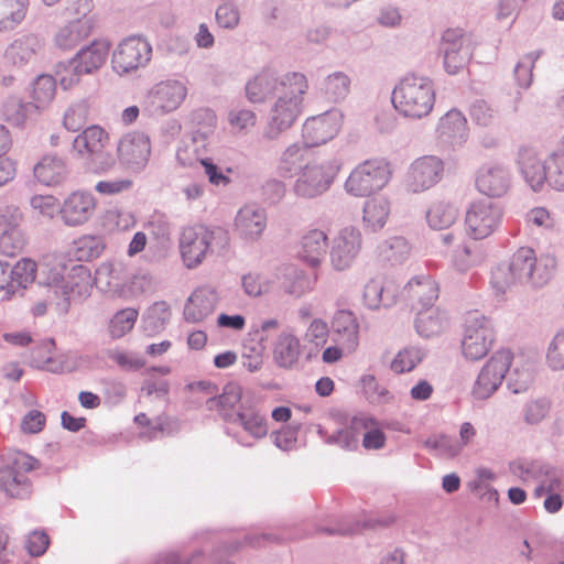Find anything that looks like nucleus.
Wrapping results in <instances>:
<instances>
[{
	"label": "nucleus",
	"instance_id": "f257e3e1",
	"mask_svg": "<svg viewBox=\"0 0 564 564\" xmlns=\"http://www.w3.org/2000/svg\"><path fill=\"white\" fill-rule=\"evenodd\" d=\"M66 268L48 261L40 263L39 284L47 288L46 300L33 306V314L41 316L48 305H55L59 313H66L72 301L89 294L90 272L86 267L74 265L65 275Z\"/></svg>",
	"mask_w": 564,
	"mask_h": 564
},
{
	"label": "nucleus",
	"instance_id": "f03ea898",
	"mask_svg": "<svg viewBox=\"0 0 564 564\" xmlns=\"http://www.w3.org/2000/svg\"><path fill=\"white\" fill-rule=\"evenodd\" d=\"M554 268L553 258H536L533 249L521 247L508 262L500 263L492 271L491 286L497 294H505L524 284L541 288L551 280Z\"/></svg>",
	"mask_w": 564,
	"mask_h": 564
},
{
	"label": "nucleus",
	"instance_id": "7ed1b4c3",
	"mask_svg": "<svg viewBox=\"0 0 564 564\" xmlns=\"http://www.w3.org/2000/svg\"><path fill=\"white\" fill-rule=\"evenodd\" d=\"M436 93L427 76L409 74L394 87L391 101L399 115L419 120L427 117L435 105Z\"/></svg>",
	"mask_w": 564,
	"mask_h": 564
},
{
	"label": "nucleus",
	"instance_id": "20e7f679",
	"mask_svg": "<svg viewBox=\"0 0 564 564\" xmlns=\"http://www.w3.org/2000/svg\"><path fill=\"white\" fill-rule=\"evenodd\" d=\"M289 84L279 96L273 99L269 111V121L263 138L269 141L276 140L280 134L290 129L302 112L304 95L308 89L305 75L292 76Z\"/></svg>",
	"mask_w": 564,
	"mask_h": 564
},
{
	"label": "nucleus",
	"instance_id": "39448f33",
	"mask_svg": "<svg viewBox=\"0 0 564 564\" xmlns=\"http://www.w3.org/2000/svg\"><path fill=\"white\" fill-rule=\"evenodd\" d=\"M228 236L221 228H209L203 225L189 226L180 236V252L187 269L198 267L216 248L224 249Z\"/></svg>",
	"mask_w": 564,
	"mask_h": 564
},
{
	"label": "nucleus",
	"instance_id": "423d86ee",
	"mask_svg": "<svg viewBox=\"0 0 564 564\" xmlns=\"http://www.w3.org/2000/svg\"><path fill=\"white\" fill-rule=\"evenodd\" d=\"M496 340L491 322L484 315L469 313L465 319L462 338V354L470 361L482 359Z\"/></svg>",
	"mask_w": 564,
	"mask_h": 564
},
{
	"label": "nucleus",
	"instance_id": "0eeeda50",
	"mask_svg": "<svg viewBox=\"0 0 564 564\" xmlns=\"http://www.w3.org/2000/svg\"><path fill=\"white\" fill-rule=\"evenodd\" d=\"M108 133L99 126H90L73 141V151L87 160L96 171H107L113 164V158L106 152Z\"/></svg>",
	"mask_w": 564,
	"mask_h": 564
},
{
	"label": "nucleus",
	"instance_id": "6e6552de",
	"mask_svg": "<svg viewBox=\"0 0 564 564\" xmlns=\"http://www.w3.org/2000/svg\"><path fill=\"white\" fill-rule=\"evenodd\" d=\"M389 165L382 160L360 163L349 175L345 188L354 196H367L383 188L390 180Z\"/></svg>",
	"mask_w": 564,
	"mask_h": 564
},
{
	"label": "nucleus",
	"instance_id": "1a4fd4ad",
	"mask_svg": "<svg viewBox=\"0 0 564 564\" xmlns=\"http://www.w3.org/2000/svg\"><path fill=\"white\" fill-rule=\"evenodd\" d=\"M187 96L184 83L167 79L155 84L145 95L142 109L150 117H161L176 110Z\"/></svg>",
	"mask_w": 564,
	"mask_h": 564
},
{
	"label": "nucleus",
	"instance_id": "9d476101",
	"mask_svg": "<svg viewBox=\"0 0 564 564\" xmlns=\"http://www.w3.org/2000/svg\"><path fill=\"white\" fill-rule=\"evenodd\" d=\"M337 172L338 166L332 161L305 164L293 184V193L297 197L315 198L330 187Z\"/></svg>",
	"mask_w": 564,
	"mask_h": 564
},
{
	"label": "nucleus",
	"instance_id": "9b49d317",
	"mask_svg": "<svg viewBox=\"0 0 564 564\" xmlns=\"http://www.w3.org/2000/svg\"><path fill=\"white\" fill-rule=\"evenodd\" d=\"M512 354L508 349L496 351L480 369L471 389L476 400L490 398L501 386L510 369Z\"/></svg>",
	"mask_w": 564,
	"mask_h": 564
},
{
	"label": "nucleus",
	"instance_id": "f8f14e48",
	"mask_svg": "<svg viewBox=\"0 0 564 564\" xmlns=\"http://www.w3.org/2000/svg\"><path fill=\"white\" fill-rule=\"evenodd\" d=\"M152 57V46L142 36L123 39L112 53V68L119 75L145 67Z\"/></svg>",
	"mask_w": 564,
	"mask_h": 564
},
{
	"label": "nucleus",
	"instance_id": "ddd939ff",
	"mask_svg": "<svg viewBox=\"0 0 564 564\" xmlns=\"http://www.w3.org/2000/svg\"><path fill=\"white\" fill-rule=\"evenodd\" d=\"M503 217L499 204L482 198L474 202L466 212V228L470 237L476 240L491 236L501 225Z\"/></svg>",
	"mask_w": 564,
	"mask_h": 564
},
{
	"label": "nucleus",
	"instance_id": "4468645a",
	"mask_svg": "<svg viewBox=\"0 0 564 564\" xmlns=\"http://www.w3.org/2000/svg\"><path fill=\"white\" fill-rule=\"evenodd\" d=\"M37 460L28 454L19 453L13 466L0 468V489L11 498L25 499L31 495V482L24 473L35 469Z\"/></svg>",
	"mask_w": 564,
	"mask_h": 564
},
{
	"label": "nucleus",
	"instance_id": "2eb2a0df",
	"mask_svg": "<svg viewBox=\"0 0 564 564\" xmlns=\"http://www.w3.org/2000/svg\"><path fill=\"white\" fill-rule=\"evenodd\" d=\"M438 53L443 58L444 70L448 75H456L468 65L473 56L471 42L460 30L449 29L442 35Z\"/></svg>",
	"mask_w": 564,
	"mask_h": 564
},
{
	"label": "nucleus",
	"instance_id": "dca6fc26",
	"mask_svg": "<svg viewBox=\"0 0 564 564\" xmlns=\"http://www.w3.org/2000/svg\"><path fill=\"white\" fill-rule=\"evenodd\" d=\"M297 72H290L280 75L273 69H263L246 84V96L252 104H261L269 98H275L289 84L293 82L292 76H303Z\"/></svg>",
	"mask_w": 564,
	"mask_h": 564
},
{
	"label": "nucleus",
	"instance_id": "f3484780",
	"mask_svg": "<svg viewBox=\"0 0 564 564\" xmlns=\"http://www.w3.org/2000/svg\"><path fill=\"white\" fill-rule=\"evenodd\" d=\"M362 246V236L358 228L347 226L333 238L329 259L336 271H344L354 263Z\"/></svg>",
	"mask_w": 564,
	"mask_h": 564
},
{
	"label": "nucleus",
	"instance_id": "a211bd4d",
	"mask_svg": "<svg viewBox=\"0 0 564 564\" xmlns=\"http://www.w3.org/2000/svg\"><path fill=\"white\" fill-rule=\"evenodd\" d=\"M44 52V41L32 33L15 37L6 48L3 59L15 68L35 64Z\"/></svg>",
	"mask_w": 564,
	"mask_h": 564
},
{
	"label": "nucleus",
	"instance_id": "6ab92c4d",
	"mask_svg": "<svg viewBox=\"0 0 564 564\" xmlns=\"http://www.w3.org/2000/svg\"><path fill=\"white\" fill-rule=\"evenodd\" d=\"M443 161L436 155H424L410 166L406 185L413 193H420L437 184L443 175Z\"/></svg>",
	"mask_w": 564,
	"mask_h": 564
},
{
	"label": "nucleus",
	"instance_id": "aec40b11",
	"mask_svg": "<svg viewBox=\"0 0 564 564\" xmlns=\"http://www.w3.org/2000/svg\"><path fill=\"white\" fill-rule=\"evenodd\" d=\"M267 213L257 204L240 207L234 220V231L243 241H258L267 229Z\"/></svg>",
	"mask_w": 564,
	"mask_h": 564
},
{
	"label": "nucleus",
	"instance_id": "412c9836",
	"mask_svg": "<svg viewBox=\"0 0 564 564\" xmlns=\"http://www.w3.org/2000/svg\"><path fill=\"white\" fill-rule=\"evenodd\" d=\"M95 210L94 195L84 191H75L64 199L59 207V215L66 226L78 227L86 224Z\"/></svg>",
	"mask_w": 564,
	"mask_h": 564
},
{
	"label": "nucleus",
	"instance_id": "4be33fe9",
	"mask_svg": "<svg viewBox=\"0 0 564 564\" xmlns=\"http://www.w3.org/2000/svg\"><path fill=\"white\" fill-rule=\"evenodd\" d=\"M151 154L150 139L143 132L126 134L118 144L120 161L133 171H141Z\"/></svg>",
	"mask_w": 564,
	"mask_h": 564
},
{
	"label": "nucleus",
	"instance_id": "5701e85b",
	"mask_svg": "<svg viewBox=\"0 0 564 564\" xmlns=\"http://www.w3.org/2000/svg\"><path fill=\"white\" fill-rule=\"evenodd\" d=\"M511 174L502 164H485L476 175L477 189L489 197H501L510 188Z\"/></svg>",
	"mask_w": 564,
	"mask_h": 564
},
{
	"label": "nucleus",
	"instance_id": "b1692460",
	"mask_svg": "<svg viewBox=\"0 0 564 564\" xmlns=\"http://www.w3.org/2000/svg\"><path fill=\"white\" fill-rule=\"evenodd\" d=\"M436 137L441 143L452 148L465 144L469 129L464 115L457 109L448 110L437 122Z\"/></svg>",
	"mask_w": 564,
	"mask_h": 564
},
{
	"label": "nucleus",
	"instance_id": "393cba45",
	"mask_svg": "<svg viewBox=\"0 0 564 564\" xmlns=\"http://www.w3.org/2000/svg\"><path fill=\"white\" fill-rule=\"evenodd\" d=\"M338 132L337 117L334 113H323L308 118L302 129L303 144L313 148L326 143Z\"/></svg>",
	"mask_w": 564,
	"mask_h": 564
},
{
	"label": "nucleus",
	"instance_id": "a878e982",
	"mask_svg": "<svg viewBox=\"0 0 564 564\" xmlns=\"http://www.w3.org/2000/svg\"><path fill=\"white\" fill-rule=\"evenodd\" d=\"M517 163L524 182L531 189L542 191L547 178L546 160L539 158L533 149L522 148L519 151Z\"/></svg>",
	"mask_w": 564,
	"mask_h": 564
},
{
	"label": "nucleus",
	"instance_id": "bb28decb",
	"mask_svg": "<svg viewBox=\"0 0 564 564\" xmlns=\"http://www.w3.org/2000/svg\"><path fill=\"white\" fill-rule=\"evenodd\" d=\"M217 294L210 288H198L184 305V318L189 323H200L210 316L217 305Z\"/></svg>",
	"mask_w": 564,
	"mask_h": 564
},
{
	"label": "nucleus",
	"instance_id": "cd10ccee",
	"mask_svg": "<svg viewBox=\"0 0 564 564\" xmlns=\"http://www.w3.org/2000/svg\"><path fill=\"white\" fill-rule=\"evenodd\" d=\"M192 122V150L193 152L207 151L209 139L213 137L217 117L212 109L200 108L195 110L191 116Z\"/></svg>",
	"mask_w": 564,
	"mask_h": 564
},
{
	"label": "nucleus",
	"instance_id": "c85d7f7f",
	"mask_svg": "<svg viewBox=\"0 0 564 564\" xmlns=\"http://www.w3.org/2000/svg\"><path fill=\"white\" fill-rule=\"evenodd\" d=\"M362 299L369 310L390 307L397 303L398 288L393 282H383L382 279L375 278L366 283Z\"/></svg>",
	"mask_w": 564,
	"mask_h": 564
},
{
	"label": "nucleus",
	"instance_id": "c756f323",
	"mask_svg": "<svg viewBox=\"0 0 564 564\" xmlns=\"http://www.w3.org/2000/svg\"><path fill=\"white\" fill-rule=\"evenodd\" d=\"M327 234L321 229H311L301 239L300 258L311 267H318L328 250Z\"/></svg>",
	"mask_w": 564,
	"mask_h": 564
},
{
	"label": "nucleus",
	"instance_id": "7c9ffc66",
	"mask_svg": "<svg viewBox=\"0 0 564 564\" xmlns=\"http://www.w3.org/2000/svg\"><path fill=\"white\" fill-rule=\"evenodd\" d=\"M35 178L43 185L56 186L68 176L65 160L56 154L44 155L33 167Z\"/></svg>",
	"mask_w": 564,
	"mask_h": 564
},
{
	"label": "nucleus",
	"instance_id": "2f4dec72",
	"mask_svg": "<svg viewBox=\"0 0 564 564\" xmlns=\"http://www.w3.org/2000/svg\"><path fill=\"white\" fill-rule=\"evenodd\" d=\"M94 19H73L55 34V45L62 50H72L91 33Z\"/></svg>",
	"mask_w": 564,
	"mask_h": 564
},
{
	"label": "nucleus",
	"instance_id": "473e14b6",
	"mask_svg": "<svg viewBox=\"0 0 564 564\" xmlns=\"http://www.w3.org/2000/svg\"><path fill=\"white\" fill-rule=\"evenodd\" d=\"M448 325L445 312L436 306L419 308L414 321L416 333L424 338L441 335Z\"/></svg>",
	"mask_w": 564,
	"mask_h": 564
},
{
	"label": "nucleus",
	"instance_id": "72a5a7b5",
	"mask_svg": "<svg viewBox=\"0 0 564 564\" xmlns=\"http://www.w3.org/2000/svg\"><path fill=\"white\" fill-rule=\"evenodd\" d=\"M410 301L416 302L420 308L434 306L438 299V284L429 275H421L411 280L404 288Z\"/></svg>",
	"mask_w": 564,
	"mask_h": 564
},
{
	"label": "nucleus",
	"instance_id": "f704fd0d",
	"mask_svg": "<svg viewBox=\"0 0 564 564\" xmlns=\"http://www.w3.org/2000/svg\"><path fill=\"white\" fill-rule=\"evenodd\" d=\"M109 50L110 43L107 40H95L79 50L74 58L85 74H91L105 64Z\"/></svg>",
	"mask_w": 564,
	"mask_h": 564
},
{
	"label": "nucleus",
	"instance_id": "c9c22d12",
	"mask_svg": "<svg viewBox=\"0 0 564 564\" xmlns=\"http://www.w3.org/2000/svg\"><path fill=\"white\" fill-rule=\"evenodd\" d=\"M301 344L299 338L290 333L282 332L273 347V359L280 368L291 369L293 368L300 358Z\"/></svg>",
	"mask_w": 564,
	"mask_h": 564
},
{
	"label": "nucleus",
	"instance_id": "e433bc0d",
	"mask_svg": "<svg viewBox=\"0 0 564 564\" xmlns=\"http://www.w3.org/2000/svg\"><path fill=\"white\" fill-rule=\"evenodd\" d=\"M308 148L303 143L295 142L289 145L279 159L278 170L281 176L292 177L300 174L305 164H310L306 160Z\"/></svg>",
	"mask_w": 564,
	"mask_h": 564
},
{
	"label": "nucleus",
	"instance_id": "4c0bfd02",
	"mask_svg": "<svg viewBox=\"0 0 564 564\" xmlns=\"http://www.w3.org/2000/svg\"><path fill=\"white\" fill-rule=\"evenodd\" d=\"M19 219L20 215L12 214L11 221L4 223L3 227L0 228V253L3 256H17L23 250L26 243L23 231L18 227Z\"/></svg>",
	"mask_w": 564,
	"mask_h": 564
},
{
	"label": "nucleus",
	"instance_id": "58836bf2",
	"mask_svg": "<svg viewBox=\"0 0 564 564\" xmlns=\"http://www.w3.org/2000/svg\"><path fill=\"white\" fill-rule=\"evenodd\" d=\"M350 85V77L345 72L336 70L323 78L318 89L324 99L336 104L349 95Z\"/></svg>",
	"mask_w": 564,
	"mask_h": 564
},
{
	"label": "nucleus",
	"instance_id": "ea45409f",
	"mask_svg": "<svg viewBox=\"0 0 564 564\" xmlns=\"http://www.w3.org/2000/svg\"><path fill=\"white\" fill-rule=\"evenodd\" d=\"M30 0H0V33L17 29L25 19Z\"/></svg>",
	"mask_w": 564,
	"mask_h": 564
},
{
	"label": "nucleus",
	"instance_id": "a19ab883",
	"mask_svg": "<svg viewBox=\"0 0 564 564\" xmlns=\"http://www.w3.org/2000/svg\"><path fill=\"white\" fill-rule=\"evenodd\" d=\"M332 327L347 349H355L358 344L359 325L351 312L344 310L338 311L333 318Z\"/></svg>",
	"mask_w": 564,
	"mask_h": 564
},
{
	"label": "nucleus",
	"instance_id": "79ce46f5",
	"mask_svg": "<svg viewBox=\"0 0 564 564\" xmlns=\"http://www.w3.org/2000/svg\"><path fill=\"white\" fill-rule=\"evenodd\" d=\"M96 283L106 291L121 295L123 291V268L120 263H101L95 273Z\"/></svg>",
	"mask_w": 564,
	"mask_h": 564
},
{
	"label": "nucleus",
	"instance_id": "37998d69",
	"mask_svg": "<svg viewBox=\"0 0 564 564\" xmlns=\"http://www.w3.org/2000/svg\"><path fill=\"white\" fill-rule=\"evenodd\" d=\"M231 421L239 422L243 430L254 438H262L268 433L265 417L246 403L241 404L240 411L235 414Z\"/></svg>",
	"mask_w": 564,
	"mask_h": 564
},
{
	"label": "nucleus",
	"instance_id": "c03bdc74",
	"mask_svg": "<svg viewBox=\"0 0 564 564\" xmlns=\"http://www.w3.org/2000/svg\"><path fill=\"white\" fill-rule=\"evenodd\" d=\"M390 214V203L386 197L379 196L368 199L364 206V223L372 231L380 230L387 223Z\"/></svg>",
	"mask_w": 564,
	"mask_h": 564
},
{
	"label": "nucleus",
	"instance_id": "a18cd8bd",
	"mask_svg": "<svg viewBox=\"0 0 564 564\" xmlns=\"http://www.w3.org/2000/svg\"><path fill=\"white\" fill-rule=\"evenodd\" d=\"M458 217V207L445 200L432 204L426 213V219L431 228L442 230L451 227Z\"/></svg>",
	"mask_w": 564,
	"mask_h": 564
},
{
	"label": "nucleus",
	"instance_id": "49530a36",
	"mask_svg": "<svg viewBox=\"0 0 564 564\" xmlns=\"http://www.w3.org/2000/svg\"><path fill=\"white\" fill-rule=\"evenodd\" d=\"M36 111L33 102H25L17 96L8 97L2 104L3 119L17 127H22L28 118Z\"/></svg>",
	"mask_w": 564,
	"mask_h": 564
},
{
	"label": "nucleus",
	"instance_id": "de8ad7c7",
	"mask_svg": "<svg viewBox=\"0 0 564 564\" xmlns=\"http://www.w3.org/2000/svg\"><path fill=\"white\" fill-rule=\"evenodd\" d=\"M9 272L12 276V284L9 289L10 293L14 295L21 290L25 289L28 284L32 283L40 273V265L37 267L31 259H21L13 267L9 265Z\"/></svg>",
	"mask_w": 564,
	"mask_h": 564
},
{
	"label": "nucleus",
	"instance_id": "09e8293b",
	"mask_svg": "<svg viewBox=\"0 0 564 564\" xmlns=\"http://www.w3.org/2000/svg\"><path fill=\"white\" fill-rule=\"evenodd\" d=\"M410 251V245L403 237H391L378 247L379 257L393 265L404 262Z\"/></svg>",
	"mask_w": 564,
	"mask_h": 564
},
{
	"label": "nucleus",
	"instance_id": "8fccbe9b",
	"mask_svg": "<svg viewBox=\"0 0 564 564\" xmlns=\"http://www.w3.org/2000/svg\"><path fill=\"white\" fill-rule=\"evenodd\" d=\"M241 387L236 382H229L224 387L221 394L208 398L207 406L209 410L223 411V416L226 420H232L235 415H228L225 411L232 409L241 400Z\"/></svg>",
	"mask_w": 564,
	"mask_h": 564
},
{
	"label": "nucleus",
	"instance_id": "3c124183",
	"mask_svg": "<svg viewBox=\"0 0 564 564\" xmlns=\"http://www.w3.org/2000/svg\"><path fill=\"white\" fill-rule=\"evenodd\" d=\"M56 94V78L48 74H42L33 82L32 98L36 110L47 107Z\"/></svg>",
	"mask_w": 564,
	"mask_h": 564
},
{
	"label": "nucleus",
	"instance_id": "603ef678",
	"mask_svg": "<svg viewBox=\"0 0 564 564\" xmlns=\"http://www.w3.org/2000/svg\"><path fill=\"white\" fill-rule=\"evenodd\" d=\"M170 317V305L164 301L155 302L143 316L144 330L150 335L160 333L165 328Z\"/></svg>",
	"mask_w": 564,
	"mask_h": 564
},
{
	"label": "nucleus",
	"instance_id": "864d4df0",
	"mask_svg": "<svg viewBox=\"0 0 564 564\" xmlns=\"http://www.w3.org/2000/svg\"><path fill=\"white\" fill-rule=\"evenodd\" d=\"M328 335L329 328L326 322L321 318L311 322L304 335V348L310 346L307 358L317 356L319 348L326 344Z\"/></svg>",
	"mask_w": 564,
	"mask_h": 564
},
{
	"label": "nucleus",
	"instance_id": "5fc2aeb1",
	"mask_svg": "<svg viewBox=\"0 0 564 564\" xmlns=\"http://www.w3.org/2000/svg\"><path fill=\"white\" fill-rule=\"evenodd\" d=\"M105 247L101 236L86 235L74 241V256L78 261H91L104 252Z\"/></svg>",
	"mask_w": 564,
	"mask_h": 564
},
{
	"label": "nucleus",
	"instance_id": "6e6d98bb",
	"mask_svg": "<svg viewBox=\"0 0 564 564\" xmlns=\"http://www.w3.org/2000/svg\"><path fill=\"white\" fill-rule=\"evenodd\" d=\"M546 465L540 460L519 459L510 464V471L523 482H540Z\"/></svg>",
	"mask_w": 564,
	"mask_h": 564
},
{
	"label": "nucleus",
	"instance_id": "4d7b16f0",
	"mask_svg": "<svg viewBox=\"0 0 564 564\" xmlns=\"http://www.w3.org/2000/svg\"><path fill=\"white\" fill-rule=\"evenodd\" d=\"M138 318V311L124 308L117 312L109 322L108 332L111 338L118 339L127 335L134 326Z\"/></svg>",
	"mask_w": 564,
	"mask_h": 564
},
{
	"label": "nucleus",
	"instance_id": "13d9d810",
	"mask_svg": "<svg viewBox=\"0 0 564 564\" xmlns=\"http://www.w3.org/2000/svg\"><path fill=\"white\" fill-rule=\"evenodd\" d=\"M424 356V351L419 347H405L391 361V370L395 373L410 372L423 360Z\"/></svg>",
	"mask_w": 564,
	"mask_h": 564
},
{
	"label": "nucleus",
	"instance_id": "bf43d9fd",
	"mask_svg": "<svg viewBox=\"0 0 564 564\" xmlns=\"http://www.w3.org/2000/svg\"><path fill=\"white\" fill-rule=\"evenodd\" d=\"M90 105L87 99H80L69 105L64 113L63 124L69 131H78L87 121Z\"/></svg>",
	"mask_w": 564,
	"mask_h": 564
},
{
	"label": "nucleus",
	"instance_id": "052dcab7",
	"mask_svg": "<svg viewBox=\"0 0 564 564\" xmlns=\"http://www.w3.org/2000/svg\"><path fill=\"white\" fill-rule=\"evenodd\" d=\"M551 400L545 397L529 400L522 409L523 421L530 425L541 423L550 413Z\"/></svg>",
	"mask_w": 564,
	"mask_h": 564
},
{
	"label": "nucleus",
	"instance_id": "680f3d73",
	"mask_svg": "<svg viewBox=\"0 0 564 564\" xmlns=\"http://www.w3.org/2000/svg\"><path fill=\"white\" fill-rule=\"evenodd\" d=\"M56 82H59V85L63 89H69L76 84L79 83L80 78L85 73L79 68L78 63L73 57L67 62H59L56 65Z\"/></svg>",
	"mask_w": 564,
	"mask_h": 564
},
{
	"label": "nucleus",
	"instance_id": "e2e57ef3",
	"mask_svg": "<svg viewBox=\"0 0 564 564\" xmlns=\"http://www.w3.org/2000/svg\"><path fill=\"white\" fill-rule=\"evenodd\" d=\"M546 184L556 191H564V154L557 150L546 159Z\"/></svg>",
	"mask_w": 564,
	"mask_h": 564
},
{
	"label": "nucleus",
	"instance_id": "0e129e2a",
	"mask_svg": "<svg viewBox=\"0 0 564 564\" xmlns=\"http://www.w3.org/2000/svg\"><path fill=\"white\" fill-rule=\"evenodd\" d=\"M425 447L445 457H455L462 452V444L447 435L431 436L425 441Z\"/></svg>",
	"mask_w": 564,
	"mask_h": 564
},
{
	"label": "nucleus",
	"instance_id": "69168bd1",
	"mask_svg": "<svg viewBox=\"0 0 564 564\" xmlns=\"http://www.w3.org/2000/svg\"><path fill=\"white\" fill-rule=\"evenodd\" d=\"M542 51H533L525 54L516 65L514 76L518 85L528 88L532 83V70L535 62L540 58Z\"/></svg>",
	"mask_w": 564,
	"mask_h": 564
},
{
	"label": "nucleus",
	"instance_id": "338daca9",
	"mask_svg": "<svg viewBox=\"0 0 564 564\" xmlns=\"http://www.w3.org/2000/svg\"><path fill=\"white\" fill-rule=\"evenodd\" d=\"M206 152L207 151H198L193 153L195 154L196 161L203 166L209 183L215 186H227L230 183V178L223 173L210 158L205 155Z\"/></svg>",
	"mask_w": 564,
	"mask_h": 564
},
{
	"label": "nucleus",
	"instance_id": "774afa93",
	"mask_svg": "<svg viewBox=\"0 0 564 564\" xmlns=\"http://www.w3.org/2000/svg\"><path fill=\"white\" fill-rule=\"evenodd\" d=\"M546 361L553 370H564V328L558 330L550 341Z\"/></svg>",
	"mask_w": 564,
	"mask_h": 564
}]
</instances>
